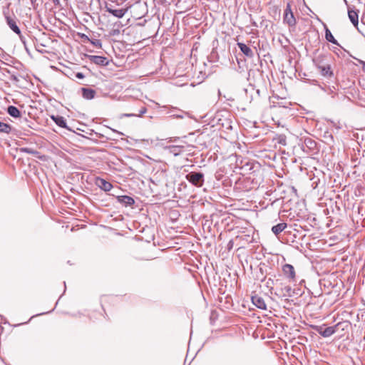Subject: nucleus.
Here are the masks:
<instances>
[{
    "instance_id": "nucleus-48",
    "label": "nucleus",
    "mask_w": 365,
    "mask_h": 365,
    "mask_svg": "<svg viewBox=\"0 0 365 365\" xmlns=\"http://www.w3.org/2000/svg\"><path fill=\"white\" fill-rule=\"evenodd\" d=\"M37 0H30L31 4H35Z\"/></svg>"
},
{
    "instance_id": "nucleus-6",
    "label": "nucleus",
    "mask_w": 365,
    "mask_h": 365,
    "mask_svg": "<svg viewBox=\"0 0 365 365\" xmlns=\"http://www.w3.org/2000/svg\"><path fill=\"white\" fill-rule=\"evenodd\" d=\"M300 140L301 143L299 145L304 153L311 155L318 153L319 149L317 148V144L314 139L309 137H306L302 138Z\"/></svg>"
},
{
    "instance_id": "nucleus-50",
    "label": "nucleus",
    "mask_w": 365,
    "mask_h": 365,
    "mask_svg": "<svg viewBox=\"0 0 365 365\" xmlns=\"http://www.w3.org/2000/svg\"><path fill=\"white\" fill-rule=\"evenodd\" d=\"M127 0H121V2L120 3V4H123V2L126 1Z\"/></svg>"
},
{
    "instance_id": "nucleus-28",
    "label": "nucleus",
    "mask_w": 365,
    "mask_h": 365,
    "mask_svg": "<svg viewBox=\"0 0 365 365\" xmlns=\"http://www.w3.org/2000/svg\"><path fill=\"white\" fill-rule=\"evenodd\" d=\"M7 113L13 118H19L21 117V111L14 106H9L7 108Z\"/></svg>"
},
{
    "instance_id": "nucleus-9",
    "label": "nucleus",
    "mask_w": 365,
    "mask_h": 365,
    "mask_svg": "<svg viewBox=\"0 0 365 365\" xmlns=\"http://www.w3.org/2000/svg\"><path fill=\"white\" fill-rule=\"evenodd\" d=\"M255 240L253 234H245L242 232L241 235L236 236L235 241H237V245L238 249L244 247L246 244H250Z\"/></svg>"
},
{
    "instance_id": "nucleus-32",
    "label": "nucleus",
    "mask_w": 365,
    "mask_h": 365,
    "mask_svg": "<svg viewBox=\"0 0 365 365\" xmlns=\"http://www.w3.org/2000/svg\"><path fill=\"white\" fill-rule=\"evenodd\" d=\"M168 215L171 221L175 222L179 218L180 214L176 210L170 209L168 212Z\"/></svg>"
},
{
    "instance_id": "nucleus-30",
    "label": "nucleus",
    "mask_w": 365,
    "mask_h": 365,
    "mask_svg": "<svg viewBox=\"0 0 365 365\" xmlns=\"http://www.w3.org/2000/svg\"><path fill=\"white\" fill-rule=\"evenodd\" d=\"M255 167L256 166H255L254 163L247 162L243 166H242L241 169L243 170L245 172L249 171L250 173V172L255 171V172H259V170H256L255 169Z\"/></svg>"
},
{
    "instance_id": "nucleus-49",
    "label": "nucleus",
    "mask_w": 365,
    "mask_h": 365,
    "mask_svg": "<svg viewBox=\"0 0 365 365\" xmlns=\"http://www.w3.org/2000/svg\"><path fill=\"white\" fill-rule=\"evenodd\" d=\"M244 210H247V211H252V212H255V210H252V209H243Z\"/></svg>"
},
{
    "instance_id": "nucleus-17",
    "label": "nucleus",
    "mask_w": 365,
    "mask_h": 365,
    "mask_svg": "<svg viewBox=\"0 0 365 365\" xmlns=\"http://www.w3.org/2000/svg\"><path fill=\"white\" fill-rule=\"evenodd\" d=\"M238 48H240V51L247 57L250 58H252L254 57V52L253 51L247 46L245 43L238 42L237 43Z\"/></svg>"
},
{
    "instance_id": "nucleus-22",
    "label": "nucleus",
    "mask_w": 365,
    "mask_h": 365,
    "mask_svg": "<svg viewBox=\"0 0 365 365\" xmlns=\"http://www.w3.org/2000/svg\"><path fill=\"white\" fill-rule=\"evenodd\" d=\"M81 93L83 98L91 100L95 98L96 92L95 90L87 88H81Z\"/></svg>"
},
{
    "instance_id": "nucleus-14",
    "label": "nucleus",
    "mask_w": 365,
    "mask_h": 365,
    "mask_svg": "<svg viewBox=\"0 0 365 365\" xmlns=\"http://www.w3.org/2000/svg\"><path fill=\"white\" fill-rule=\"evenodd\" d=\"M105 9L106 11H108L109 14H112L113 16L117 17L118 19L123 18L128 10V8L113 9L111 7H109L107 5V4H106Z\"/></svg>"
},
{
    "instance_id": "nucleus-26",
    "label": "nucleus",
    "mask_w": 365,
    "mask_h": 365,
    "mask_svg": "<svg viewBox=\"0 0 365 365\" xmlns=\"http://www.w3.org/2000/svg\"><path fill=\"white\" fill-rule=\"evenodd\" d=\"M287 225L286 222H280L276 225L272 226V232L275 235H278L287 227Z\"/></svg>"
},
{
    "instance_id": "nucleus-46",
    "label": "nucleus",
    "mask_w": 365,
    "mask_h": 365,
    "mask_svg": "<svg viewBox=\"0 0 365 365\" xmlns=\"http://www.w3.org/2000/svg\"><path fill=\"white\" fill-rule=\"evenodd\" d=\"M58 207V211L60 212V213H62L63 214V212L62 211H66L65 209H63L62 207Z\"/></svg>"
},
{
    "instance_id": "nucleus-1",
    "label": "nucleus",
    "mask_w": 365,
    "mask_h": 365,
    "mask_svg": "<svg viewBox=\"0 0 365 365\" xmlns=\"http://www.w3.org/2000/svg\"><path fill=\"white\" fill-rule=\"evenodd\" d=\"M261 180V175L259 172H250L248 176L240 178L236 182L235 188L240 191L247 192L258 187Z\"/></svg>"
},
{
    "instance_id": "nucleus-10",
    "label": "nucleus",
    "mask_w": 365,
    "mask_h": 365,
    "mask_svg": "<svg viewBox=\"0 0 365 365\" xmlns=\"http://www.w3.org/2000/svg\"><path fill=\"white\" fill-rule=\"evenodd\" d=\"M298 208H300V207H289V209L279 210L278 215L282 217L289 218L290 220L296 221L295 217Z\"/></svg>"
},
{
    "instance_id": "nucleus-8",
    "label": "nucleus",
    "mask_w": 365,
    "mask_h": 365,
    "mask_svg": "<svg viewBox=\"0 0 365 365\" xmlns=\"http://www.w3.org/2000/svg\"><path fill=\"white\" fill-rule=\"evenodd\" d=\"M314 329L323 337H329L336 333L334 325L327 327L325 324L321 326H314Z\"/></svg>"
},
{
    "instance_id": "nucleus-27",
    "label": "nucleus",
    "mask_w": 365,
    "mask_h": 365,
    "mask_svg": "<svg viewBox=\"0 0 365 365\" xmlns=\"http://www.w3.org/2000/svg\"><path fill=\"white\" fill-rule=\"evenodd\" d=\"M123 26L121 22L118 21L113 24V28L110 31L109 36H115L120 34V29Z\"/></svg>"
},
{
    "instance_id": "nucleus-5",
    "label": "nucleus",
    "mask_w": 365,
    "mask_h": 365,
    "mask_svg": "<svg viewBox=\"0 0 365 365\" xmlns=\"http://www.w3.org/2000/svg\"><path fill=\"white\" fill-rule=\"evenodd\" d=\"M3 15L5 18L6 24L16 34H17L22 42L26 46V38L21 34L20 28L18 26L19 20L14 13H10L9 7H4Z\"/></svg>"
},
{
    "instance_id": "nucleus-40",
    "label": "nucleus",
    "mask_w": 365,
    "mask_h": 365,
    "mask_svg": "<svg viewBox=\"0 0 365 365\" xmlns=\"http://www.w3.org/2000/svg\"><path fill=\"white\" fill-rule=\"evenodd\" d=\"M354 58V57H353ZM356 59V58H355ZM357 61L359 63V64H361L362 66V69L364 71H365V61L361 60V59H358L356 58Z\"/></svg>"
},
{
    "instance_id": "nucleus-33",
    "label": "nucleus",
    "mask_w": 365,
    "mask_h": 365,
    "mask_svg": "<svg viewBox=\"0 0 365 365\" xmlns=\"http://www.w3.org/2000/svg\"><path fill=\"white\" fill-rule=\"evenodd\" d=\"M89 42L96 48L102 47V43L100 39H96V38L90 39Z\"/></svg>"
},
{
    "instance_id": "nucleus-18",
    "label": "nucleus",
    "mask_w": 365,
    "mask_h": 365,
    "mask_svg": "<svg viewBox=\"0 0 365 365\" xmlns=\"http://www.w3.org/2000/svg\"><path fill=\"white\" fill-rule=\"evenodd\" d=\"M90 61L98 66H107L108 60L106 57L101 56H89Z\"/></svg>"
},
{
    "instance_id": "nucleus-51",
    "label": "nucleus",
    "mask_w": 365,
    "mask_h": 365,
    "mask_svg": "<svg viewBox=\"0 0 365 365\" xmlns=\"http://www.w3.org/2000/svg\"><path fill=\"white\" fill-rule=\"evenodd\" d=\"M264 279V277H262L260 280H261V282H263Z\"/></svg>"
},
{
    "instance_id": "nucleus-15",
    "label": "nucleus",
    "mask_w": 365,
    "mask_h": 365,
    "mask_svg": "<svg viewBox=\"0 0 365 365\" xmlns=\"http://www.w3.org/2000/svg\"><path fill=\"white\" fill-rule=\"evenodd\" d=\"M296 214V221L307 220L309 218V214L306 207H300Z\"/></svg>"
},
{
    "instance_id": "nucleus-13",
    "label": "nucleus",
    "mask_w": 365,
    "mask_h": 365,
    "mask_svg": "<svg viewBox=\"0 0 365 365\" xmlns=\"http://www.w3.org/2000/svg\"><path fill=\"white\" fill-rule=\"evenodd\" d=\"M252 303L258 309L262 310L267 309V304L264 302V299L262 297H260L257 294L252 296L251 297Z\"/></svg>"
},
{
    "instance_id": "nucleus-11",
    "label": "nucleus",
    "mask_w": 365,
    "mask_h": 365,
    "mask_svg": "<svg viewBox=\"0 0 365 365\" xmlns=\"http://www.w3.org/2000/svg\"><path fill=\"white\" fill-rule=\"evenodd\" d=\"M282 272L284 276L289 279L290 282H296V274L294 267L290 264H285L282 266Z\"/></svg>"
},
{
    "instance_id": "nucleus-42",
    "label": "nucleus",
    "mask_w": 365,
    "mask_h": 365,
    "mask_svg": "<svg viewBox=\"0 0 365 365\" xmlns=\"http://www.w3.org/2000/svg\"><path fill=\"white\" fill-rule=\"evenodd\" d=\"M133 116H136V114H134V113H124V114L121 115V118L122 117H133Z\"/></svg>"
},
{
    "instance_id": "nucleus-45",
    "label": "nucleus",
    "mask_w": 365,
    "mask_h": 365,
    "mask_svg": "<svg viewBox=\"0 0 365 365\" xmlns=\"http://www.w3.org/2000/svg\"><path fill=\"white\" fill-rule=\"evenodd\" d=\"M251 24H252V26H253L255 27H257V23L252 19H251Z\"/></svg>"
},
{
    "instance_id": "nucleus-38",
    "label": "nucleus",
    "mask_w": 365,
    "mask_h": 365,
    "mask_svg": "<svg viewBox=\"0 0 365 365\" xmlns=\"http://www.w3.org/2000/svg\"><path fill=\"white\" fill-rule=\"evenodd\" d=\"M80 36L83 39V41H88L89 42V41L91 39L87 35H86L84 34H80Z\"/></svg>"
},
{
    "instance_id": "nucleus-52",
    "label": "nucleus",
    "mask_w": 365,
    "mask_h": 365,
    "mask_svg": "<svg viewBox=\"0 0 365 365\" xmlns=\"http://www.w3.org/2000/svg\"><path fill=\"white\" fill-rule=\"evenodd\" d=\"M53 309H51L50 312H53ZM46 312H44L43 314H46ZM47 313H49V312H48Z\"/></svg>"
},
{
    "instance_id": "nucleus-35",
    "label": "nucleus",
    "mask_w": 365,
    "mask_h": 365,
    "mask_svg": "<svg viewBox=\"0 0 365 365\" xmlns=\"http://www.w3.org/2000/svg\"><path fill=\"white\" fill-rule=\"evenodd\" d=\"M235 242H236V243H237V242H238L237 241H235V240H233V239L230 240L227 242V250L228 251H230V250L233 248V247H234V244H235Z\"/></svg>"
},
{
    "instance_id": "nucleus-37",
    "label": "nucleus",
    "mask_w": 365,
    "mask_h": 365,
    "mask_svg": "<svg viewBox=\"0 0 365 365\" xmlns=\"http://www.w3.org/2000/svg\"><path fill=\"white\" fill-rule=\"evenodd\" d=\"M147 112V108L146 107L143 106L142 107L140 110H139V113L138 114H136V116L138 117H141L143 114H145V113Z\"/></svg>"
},
{
    "instance_id": "nucleus-24",
    "label": "nucleus",
    "mask_w": 365,
    "mask_h": 365,
    "mask_svg": "<svg viewBox=\"0 0 365 365\" xmlns=\"http://www.w3.org/2000/svg\"><path fill=\"white\" fill-rule=\"evenodd\" d=\"M351 327V323L349 321L339 322L334 325L336 333L339 331H347Z\"/></svg>"
},
{
    "instance_id": "nucleus-47",
    "label": "nucleus",
    "mask_w": 365,
    "mask_h": 365,
    "mask_svg": "<svg viewBox=\"0 0 365 365\" xmlns=\"http://www.w3.org/2000/svg\"><path fill=\"white\" fill-rule=\"evenodd\" d=\"M155 175H156V174H155V175H153V178H150V181H151L153 183H154V184H156V183H155V180H154V178H155V180H157V178L155 177Z\"/></svg>"
},
{
    "instance_id": "nucleus-44",
    "label": "nucleus",
    "mask_w": 365,
    "mask_h": 365,
    "mask_svg": "<svg viewBox=\"0 0 365 365\" xmlns=\"http://www.w3.org/2000/svg\"><path fill=\"white\" fill-rule=\"evenodd\" d=\"M53 4L55 6H59L60 5V0H52Z\"/></svg>"
},
{
    "instance_id": "nucleus-31",
    "label": "nucleus",
    "mask_w": 365,
    "mask_h": 365,
    "mask_svg": "<svg viewBox=\"0 0 365 365\" xmlns=\"http://www.w3.org/2000/svg\"><path fill=\"white\" fill-rule=\"evenodd\" d=\"M11 131V126L9 124L0 121V133L9 134Z\"/></svg>"
},
{
    "instance_id": "nucleus-36",
    "label": "nucleus",
    "mask_w": 365,
    "mask_h": 365,
    "mask_svg": "<svg viewBox=\"0 0 365 365\" xmlns=\"http://www.w3.org/2000/svg\"><path fill=\"white\" fill-rule=\"evenodd\" d=\"M290 14V13H293L292 11V9H291V2H287V6H286V8L284 11V14Z\"/></svg>"
},
{
    "instance_id": "nucleus-2",
    "label": "nucleus",
    "mask_w": 365,
    "mask_h": 365,
    "mask_svg": "<svg viewBox=\"0 0 365 365\" xmlns=\"http://www.w3.org/2000/svg\"><path fill=\"white\" fill-rule=\"evenodd\" d=\"M330 59V56L324 53L319 54L313 58V63L318 69L320 75L327 79H331L334 76Z\"/></svg>"
},
{
    "instance_id": "nucleus-12",
    "label": "nucleus",
    "mask_w": 365,
    "mask_h": 365,
    "mask_svg": "<svg viewBox=\"0 0 365 365\" xmlns=\"http://www.w3.org/2000/svg\"><path fill=\"white\" fill-rule=\"evenodd\" d=\"M95 185L103 191H110L113 187L111 182L106 181L105 179L101 177H96L95 178Z\"/></svg>"
},
{
    "instance_id": "nucleus-34",
    "label": "nucleus",
    "mask_w": 365,
    "mask_h": 365,
    "mask_svg": "<svg viewBox=\"0 0 365 365\" xmlns=\"http://www.w3.org/2000/svg\"><path fill=\"white\" fill-rule=\"evenodd\" d=\"M278 143L285 145L287 144V138L284 135H279L277 137Z\"/></svg>"
},
{
    "instance_id": "nucleus-3",
    "label": "nucleus",
    "mask_w": 365,
    "mask_h": 365,
    "mask_svg": "<svg viewBox=\"0 0 365 365\" xmlns=\"http://www.w3.org/2000/svg\"><path fill=\"white\" fill-rule=\"evenodd\" d=\"M350 208V207H326L324 212L330 221L339 222L346 218L348 214L351 216Z\"/></svg>"
},
{
    "instance_id": "nucleus-7",
    "label": "nucleus",
    "mask_w": 365,
    "mask_h": 365,
    "mask_svg": "<svg viewBox=\"0 0 365 365\" xmlns=\"http://www.w3.org/2000/svg\"><path fill=\"white\" fill-rule=\"evenodd\" d=\"M185 179L192 185L201 187L205 182V175L200 171H191L185 175Z\"/></svg>"
},
{
    "instance_id": "nucleus-19",
    "label": "nucleus",
    "mask_w": 365,
    "mask_h": 365,
    "mask_svg": "<svg viewBox=\"0 0 365 365\" xmlns=\"http://www.w3.org/2000/svg\"><path fill=\"white\" fill-rule=\"evenodd\" d=\"M283 22L287 24L289 27H295L297 24L296 19L293 13L284 14H283Z\"/></svg>"
},
{
    "instance_id": "nucleus-20",
    "label": "nucleus",
    "mask_w": 365,
    "mask_h": 365,
    "mask_svg": "<svg viewBox=\"0 0 365 365\" xmlns=\"http://www.w3.org/2000/svg\"><path fill=\"white\" fill-rule=\"evenodd\" d=\"M51 118L56 123L57 125L62 128H66L68 130H71L68 126L66 123V120L64 117L61 115H51Z\"/></svg>"
},
{
    "instance_id": "nucleus-29",
    "label": "nucleus",
    "mask_w": 365,
    "mask_h": 365,
    "mask_svg": "<svg viewBox=\"0 0 365 365\" xmlns=\"http://www.w3.org/2000/svg\"><path fill=\"white\" fill-rule=\"evenodd\" d=\"M19 152L20 153H28V154H31L40 159H42V157H40L39 156V154L40 153L31 148H27V147H24V148H19Z\"/></svg>"
},
{
    "instance_id": "nucleus-16",
    "label": "nucleus",
    "mask_w": 365,
    "mask_h": 365,
    "mask_svg": "<svg viewBox=\"0 0 365 365\" xmlns=\"http://www.w3.org/2000/svg\"><path fill=\"white\" fill-rule=\"evenodd\" d=\"M117 202L120 204H124L125 205H133L135 203V200L131 196L128 195H116Z\"/></svg>"
},
{
    "instance_id": "nucleus-43",
    "label": "nucleus",
    "mask_w": 365,
    "mask_h": 365,
    "mask_svg": "<svg viewBox=\"0 0 365 365\" xmlns=\"http://www.w3.org/2000/svg\"><path fill=\"white\" fill-rule=\"evenodd\" d=\"M284 289H286V291L289 293L291 291H292V288L290 287H284ZM288 296L289 297H291V294H288Z\"/></svg>"
},
{
    "instance_id": "nucleus-25",
    "label": "nucleus",
    "mask_w": 365,
    "mask_h": 365,
    "mask_svg": "<svg viewBox=\"0 0 365 365\" xmlns=\"http://www.w3.org/2000/svg\"><path fill=\"white\" fill-rule=\"evenodd\" d=\"M324 26V30H325V38L327 41L332 43L333 44L339 46L338 41L334 38L331 32L328 29L326 24Z\"/></svg>"
},
{
    "instance_id": "nucleus-23",
    "label": "nucleus",
    "mask_w": 365,
    "mask_h": 365,
    "mask_svg": "<svg viewBox=\"0 0 365 365\" xmlns=\"http://www.w3.org/2000/svg\"><path fill=\"white\" fill-rule=\"evenodd\" d=\"M170 153L175 156H178L185 152V147L183 145H170L168 147Z\"/></svg>"
},
{
    "instance_id": "nucleus-39",
    "label": "nucleus",
    "mask_w": 365,
    "mask_h": 365,
    "mask_svg": "<svg viewBox=\"0 0 365 365\" xmlns=\"http://www.w3.org/2000/svg\"><path fill=\"white\" fill-rule=\"evenodd\" d=\"M10 79H11L12 81H15V82H19V79L18 76L14 75V74H12V75L10 76Z\"/></svg>"
},
{
    "instance_id": "nucleus-41",
    "label": "nucleus",
    "mask_w": 365,
    "mask_h": 365,
    "mask_svg": "<svg viewBox=\"0 0 365 365\" xmlns=\"http://www.w3.org/2000/svg\"><path fill=\"white\" fill-rule=\"evenodd\" d=\"M76 77L78 79H83V78H84L85 76L83 73L78 72L76 73Z\"/></svg>"
},
{
    "instance_id": "nucleus-53",
    "label": "nucleus",
    "mask_w": 365,
    "mask_h": 365,
    "mask_svg": "<svg viewBox=\"0 0 365 365\" xmlns=\"http://www.w3.org/2000/svg\"><path fill=\"white\" fill-rule=\"evenodd\" d=\"M302 203L305 202L304 199L302 200Z\"/></svg>"
},
{
    "instance_id": "nucleus-21",
    "label": "nucleus",
    "mask_w": 365,
    "mask_h": 365,
    "mask_svg": "<svg viewBox=\"0 0 365 365\" xmlns=\"http://www.w3.org/2000/svg\"><path fill=\"white\" fill-rule=\"evenodd\" d=\"M348 16L351 22L353 24L354 26H357L359 24V14L358 11L351 9L350 8L348 9Z\"/></svg>"
},
{
    "instance_id": "nucleus-4",
    "label": "nucleus",
    "mask_w": 365,
    "mask_h": 365,
    "mask_svg": "<svg viewBox=\"0 0 365 365\" xmlns=\"http://www.w3.org/2000/svg\"><path fill=\"white\" fill-rule=\"evenodd\" d=\"M274 204L277 205H298L299 199L295 187H289L287 191L284 192L283 196L274 200L271 205H273Z\"/></svg>"
}]
</instances>
